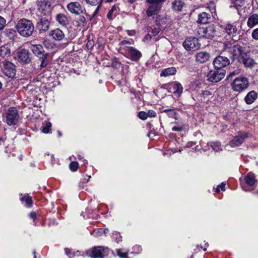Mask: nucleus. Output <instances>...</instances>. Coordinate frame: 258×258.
<instances>
[{"mask_svg":"<svg viewBox=\"0 0 258 258\" xmlns=\"http://www.w3.org/2000/svg\"><path fill=\"white\" fill-rule=\"evenodd\" d=\"M20 36L28 38L31 36L35 30L34 25L31 20L25 18L19 20L15 26Z\"/></svg>","mask_w":258,"mask_h":258,"instance_id":"1","label":"nucleus"},{"mask_svg":"<svg viewBox=\"0 0 258 258\" xmlns=\"http://www.w3.org/2000/svg\"><path fill=\"white\" fill-rule=\"evenodd\" d=\"M112 253L113 251L105 246H92L86 251V255L91 258H105Z\"/></svg>","mask_w":258,"mask_h":258,"instance_id":"2","label":"nucleus"},{"mask_svg":"<svg viewBox=\"0 0 258 258\" xmlns=\"http://www.w3.org/2000/svg\"><path fill=\"white\" fill-rule=\"evenodd\" d=\"M14 59L21 65L30 63L32 60V55L30 51L26 48L19 47L13 53Z\"/></svg>","mask_w":258,"mask_h":258,"instance_id":"3","label":"nucleus"},{"mask_svg":"<svg viewBox=\"0 0 258 258\" xmlns=\"http://www.w3.org/2000/svg\"><path fill=\"white\" fill-rule=\"evenodd\" d=\"M230 86L233 91L240 93L244 92L249 86L248 79L244 76L235 78L231 83Z\"/></svg>","mask_w":258,"mask_h":258,"instance_id":"4","label":"nucleus"},{"mask_svg":"<svg viewBox=\"0 0 258 258\" xmlns=\"http://www.w3.org/2000/svg\"><path fill=\"white\" fill-rule=\"evenodd\" d=\"M119 52L134 61H138L142 56L141 51L133 46L119 47Z\"/></svg>","mask_w":258,"mask_h":258,"instance_id":"5","label":"nucleus"},{"mask_svg":"<svg viewBox=\"0 0 258 258\" xmlns=\"http://www.w3.org/2000/svg\"><path fill=\"white\" fill-rule=\"evenodd\" d=\"M166 0H146L145 3L149 5L146 11V15L150 17L157 15L161 11Z\"/></svg>","mask_w":258,"mask_h":258,"instance_id":"6","label":"nucleus"},{"mask_svg":"<svg viewBox=\"0 0 258 258\" xmlns=\"http://www.w3.org/2000/svg\"><path fill=\"white\" fill-rule=\"evenodd\" d=\"M246 52L244 43L240 40L237 41L230 47L231 58L232 61L239 60V58Z\"/></svg>","mask_w":258,"mask_h":258,"instance_id":"7","label":"nucleus"},{"mask_svg":"<svg viewBox=\"0 0 258 258\" xmlns=\"http://www.w3.org/2000/svg\"><path fill=\"white\" fill-rule=\"evenodd\" d=\"M219 27L222 30L224 34L228 36L230 39H233L238 33V29L236 22H227L220 25Z\"/></svg>","mask_w":258,"mask_h":258,"instance_id":"8","label":"nucleus"},{"mask_svg":"<svg viewBox=\"0 0 258 258\" xmlns=\"http://www.w3.org/2000/svg\"><path fill=\"white\" fill-rule=\"evenodd\" d=\"M51 16H39L36 24V29L39 34L45 33L49 29Z\"/></svg>","mask_w":258,"mask_h":258,"instance_id":"9","label":"nucleus"},{"mask_svg":"<svg viewBox=\"0 0 258 258\" xmlns=\"http://www.w3.org/2000/svg\"><path fill=\"white\" fill-rule=\"evenodd\" d=\"M37 6L40 16H51L52 7L50 0H37Z\"/></svg>","mask_w":258,"mask_h":258,"instance_id":"10","label":"nucleus"},{"mask_svg":"<svg viewBox=\"0 0 258 258\" xmlns=\"http://www.w3.org/2000/svg\"><path fill=\"white\" fill-rule=\"evenodd\" d=\"M20 116L15 107H10L6 113V123L9 126L15 125L19 122Z\"/></svg>","mask_w":258,"mask_h":258,"instance_id":"11","label":"nucleus"},{"mask_svg":"<svg viewBox=\"0 0 258 258\" xmlns=\"http://www.w3.org/2000/svg\"><path fill=\"white\" fill-rule=\"evenodd\" d=\"M216 33V27L212 24L207 27H199L197 29V34L201 38L212 39Z\"/></svg>","mask_w":258,"mask_h":258,"instance_id":"12","label":"nucleus"},{"mask_svg":"<svg viewBox=\"0 0 258 258\" xmlns=\"http://www.w3.org/2000/svg\"><path fill=\"white\" fill-rule=\"evenodd\" d=\"M182 46L186 50L194 51L200 48L201 43L198 38L190 36L186 38L182 43Z\"/></svg>","mask_w":258,"mask_h":258,"instance_id":"13","label":"nucleus"},{"mask_svg":"<svg viewBox=\"0 0 258 258\" xmlns=\"http://www.w3.org/2000/svg\"><path fill=\"white\" fill-rule=\"evenodd\" d=\"M18 33L16 29L7 28L1 31L0 39H2L4 41L14 42L18 37Z\"/></svg>","mask_w":258,"mask_h":258,"instance_id":"14","label":"nucleus"},{"mask_svg":"<svg viewBox=\"0 0 258 258\" xmlns=\"http://www.w3.org/2000/svg\"><path fill=\"white\" fill-rule=\"evenodd\" d=\"M214 70H211L208 74V80L212 82L217 83L221 81L225 76V69H219L214 67Z\"/></svg>","mask_w":258,"mask_h":258,"instance_id":"15","label":"nucleus"},{"mask_svg":"<svg viewBox=\"0 0 258 258\" xmlns=\"http://www.w3.org/2000/svg\"><path fill=\"white\" fill-rule=\"evenodd\" d=\"M3 61V73L8 77L13 78L16 74V67L15 64L10 61Z\"/></svg>","mask_w":258,"mask_h":258,"instance_id":"16","label":"nucleus"},{"mask_svg":"<svg viewBox=\"0 0 258 258\" xmlns=\"http://www.w3.org/2000/svg\"><path fill=\"white\" fill-rule=\"evenodd\" d=\"M249 133L247 132L239 131L238 132V135L235 136L233 139L230 141V146L232 148L239 146L244 142L246 139L249 137Z\"/></svg>","mask_w":258,"mask_h":258,"instance_id":"17","label":"nucleus"},{"mask_svg":"<svg viewBox=\"0 0 258 258\" xmlns=\"http://www.w3.org/2000/svg\"><path fill=\"white\" fill-rule=\"evenodd\" d=\"M213 64L214 67L219 69H224L230 64V59L226 56L219 55L214 59Z\"/></svg>","mask_w":258,"mask_h":258,"instance_id":"18","label":"nucleus"},{"mask_svg":"<svg viewBox=\"0 0 258 258\" xmlns=\"http://www.w3.org/2000/svg\"><path fill=\"white\" fill-rule=\"evenodd\" d=\"M67 8L71 13L77 15L82 14L83 12L82 6L78 2L69 3L67 6Z\"/></svg>","mask_w":258,"mask_h":258,"instance_id":"19","label":"nucleus"},{"mask_svg":"<svg viewBox=\"0 0 258 258\" xmlns=\"http://www.w3.org/2000/svg\"><path fill=\"white\" fill-rule=\"evenodd\" d=\"M167 88L170 89V92H172L175 95L180 96L183 92L182 85L177 81L172 82L166 85Z\"/></svg>","mask_w":258,"mask_h":258,"instance_id":"20","label":"nucleus"},{"mask_svg":"<svg viewBox=\"0 0 258 258\" xmlns=\"http://www.w3.org/2000/svg\"><path fill=\"white\" fill-rule=\"evenodd\" d=\"M69 17L66 13H59L55 16V21L62 27L67 28L69 25Z\"/></svg>","mask_w":258,"mask_h":258,"instance_id":"21","label":"nucleus"},{"mask_svg":"<svg viewBox=\"0 0 258 258\" xmlns=\"http://www.w3.org/2000/svg\"><path fill=\"white\" fill-rule=\"evenodd\" d=\"M237 61L242 62L246 68L252 67L254 64V60L253 58L250 57L248 51H246L244 53V54L239 58V59Z\"/></svg>","mask_w":258,"mask_h":258,"instance_id":"22","label":"nucleus"},{"mask_svg":"<svg viewBox=\"0 0 258 258\" xmlns=\"http://www.w3.org/2000/svg\"><path fill=\"white\" fill-rule=\"evenodd\" d=\"M39 60L40 61V67L41 68H45L52 59V55L50 53L45 52L41 55L37 57Z\"/></svg>","mask_w":258,"mask_h":258,"instance_id":"23","label":"nucleus"},{"mask_svg":"<svg viewBox=\"0 0 258 258\" xmlns=\"http://www.w3.org/2000/svg\"><path fill=\"white\" fill-rule=\"evenodd\" d=\"M185 7V3L183 0H173L171 3V9L175 13L181 12Z\"/></svg>","mask_w":258,"mask_h":258,"instance_id":"24","label":"nucleus"},{"mask_svg":"<svg viewBox=\"0 0 258 258\" xmlns=\"http://www.w3.org/2000/svg\"><path fill=\"white\" fill-rule=\"evenodd\" d=\"M212 20L211 14L203 12L198 14L197 22L200 24H206Z\"/></svg>","mask_w":258,"mask_h":258,"instance_id":"25","label":"nucleus"},{"mask_svg":"<svg viewBox=\"0 0 258 258\" xmlns=\"http://www.w3.org/2000/svg\"><path fill=\"white\" fill-rule=\"evenodd\" d=\"M258 93L254 90L248 92L244 98V101L247 105L252 104L257 98Z\"/></svg>","mask_w":258,"mask_h":258,"instance_id":"26","label":"nucleus"},{"mask_svg":"<svg viewBox=\"0 0 258 258\" xmlns=\"http://www.w3.org/2000/svg\"><path fill=\"white\" fill-rule=\"evenodd\" d=\"M245 182L249 186L254 185L257 182L255 174L252 172H248L244 177Z\"/></svg>","mask_w":258,"mask_h":258,"instance_id":"27","label":"nucleus"},{"mask_svg":"<svg viewBox=\"0 0 258 258\" xmlns=\"http://www.w3.org/2000/svg\"><path fill=\"white\" fill-rule=\"evenodd\" d=\"M30 48L32 53L37 57L46 52L43 46L41 44H31Z\"/></svg>","mask_w":258,"mask_h":258,"instance_id":"28","label":"nucleus"},{"mask_svg":"<svg viewBox=\"0 0 258 258\" xmlns=\"http://www.w3.org/2000/svg\"><path fill=\"white\" fill-rule=\"evenodd\" d=\"M195 57L196 60L197 62L200 63H204L209 59L210 55L207 52L200 51L196 54Z\"/></svg>","mask_w":258,"mask_h":258,"instance_id":"29","label":"nucleus"},{"mask_svg":"<svg viewBox=\"0 0 258 258\" xmlns=\"http://www.w3.org/2000/svg\"><path fill=\"white\" fill-rule=\"evenodd\" d=\"M11 53V49L8 45L5 44L0 46V61L3 59H6L9 57Z\"/></svg>","mask_w":258,"mask_h":258,"instance_id":"30","label":"nucleus"},{"mask_svg":"<svg viewBox=\"0 0 258 258\" xmlns=\"http://www.w3.org/2000/svg\"><path fill=\"white\" fill-rule=\"evenodd\" d=\"M50 35L55 40L60 41L64 37L63 32L59 28H55L50 31Z\"/></svg>","mask_w":258,"mask_h":258,"instance_id":"31","label":"nucleus"},{"mask_svg":"<svg viewBox=\"0 0 258 258\" xmlns=\"http://www.w3.org/2000/svg\"><path fill=\"white\" fill-rule=\"evenodd\" d=\"M258 24V14H252L249 16L247 21V26L252 28Z\"/></svg>","mask_w":258,"mask_h":258,"instance_id":"32","label":"nucleus"},{"mask_svg":"<svg viewBox=\"0 0 258 258\" xmlns=\"http://www.w3.org/2000/svg\"><path fill=\"white\" fill-rule=\"evenodd\" d=\"M86 2L87 4L92 6H97L93 14V16H95L98 13L99 10L101 7L103 0H86Z\"/></svg>","mask_w":258,"mask_h":258,"instance_id":"33","label":"nucleus"},{"mask_svg":"<svg viewBox=\"0 0 258 258\" xmlns=\"http://www.w3.org/2000/svg\"><path fill=\"white\" fill-rule=\"evenodd\" d=\"M109 230L107 228L103 229L102 228H99L94 229L91 232V234L94 237L98 238L103 235L106 236Z\"/></svg>","mask_w":258,"mask_h":258,"instance_id":"34","label":"nucleus"},{"mask_svg":"<svg viewBox=\"0 0 258 258\" xmlns=\"http://www.w3.org/2000/svg\"><path fill=\"white\" fill-rule=\"evenodd\" d=\"M162 112L166 113L169 118H174L175 120L178 119V113L176 111L175 108L173 107L169 109H164L162 111Z\"/></svg>","mask_w":258,"mask_h":258,"instance_id":"35","label":"nucleus"},{"mask_svg":"<svg viewBox=\"0 0 258 258\" xmlns=\"http://www.w3.org/2000/svg\"><path fill=\"white\" fill-rule=\"evenodd\" d=\"M177 72L176 68L171 67L166 69H164L160 73L161 77H166L171 75H175Z\"/></svg>","mask_w":258,"mask_h":258,"instance_id":"36","label":"nucleus"},{"mask_svg":"<svg viewBox=\"0 0 258 258\" xmlns=\"http://www.w3.org/2000/svg\"><path fill=\"white\" fill-rule=\"evenodd\" d=\"M20 200L23 203L24 202L26 206L28 208H31L33 204L32 197L26 194L20 198Z\"/></svg>","mask_w":258,"mask_h":258,"instance_id":"37","label":"nucleus"},{"mask_svg":"<svg viewBox=\"0 0 258 258\" xmlns=\"http://www.w3.org/2000/svg\"><path fill=\"white\" fill-rule=\"evenodd\" d=\"M117 6L116 4H114L111 8L110 10H109L107 14V18L109 20H112L118 14L117 9Z\"/></svg>","mask_w":258,"mask_h":258,"instance_id":"38","label":"nucleus"},{"mask_svg":"<svg viewBox=\"0 0 258 258\" xmlns=\"http://www.w3.org/2000/svg\"><path fill=\"white\" fill-rule=\"evenodd\" d=\"M171 124H174L172 127V131L174 132H181L184 128V125L182 122H172Z\"/></svg>","mask_w":258,"mask_h":258,"instance_id":"39","label":"nucleus"},{"mask_svg":"<svg viewBox=\"0 0 258 258\" xmlns=\"http://www.w3.org/2000/svg\"><path fill=\"white\" fill-rule=\"evenodd\" d=\"M122 65L121 62L119 61V59L115 56L111 59V66L115 69H119Z\"/></svg>","mask_w":258,"mask_h":258,"instance_id":"40","label":"nucleus"},{"mask_svg":"<svg viewBox=\"0 0 258 258\" xmlns=\"http://www.w3.org/2000/svg\"><path fill=\"white\" fill-rule=\"evenodd\" d=\"M231 3L233 7L235 8L237 10L241 8L245 4V0H230Z\"/></svg>","mask_w":258,"mask_h":258,"instance_id":"41","label":"nucleus"},{"mask_svg":"<svg viewBox=\"0 0 258 258\" xmlns=\"http://www.w3.org/2000/svg\"><path fill=\"white\" fill-rule=\"evenodd\" d=\"M79 165L77 161H72L69 164V168L71 171L76 172L78 170Z\"/></svg>","mask_w":258,"mask_h":258,"instance_id":"42","label":"nucleus"},{"mask_svg":"<svg viewBox=\"0 0 258 258\" xmlns=\"http://www.w3.org/2000/svg\"><path fill=\"white\" fill-rule=\"evenodd\" d=\"M210 146L215 151H218L221 148V143L220 142H212L210 143Z\"/></svg>","mask_w":258,"mask_h":258,"instance_id":"43","label":"nucleus"},{"mask_svg":"<svg viewBox=\"0 0 258 258\" xmlns=\"http://www.w3.org/2000/svg\"><path fill=\"white\" fill-rule=\"evenodd\" d=\"M52 124L50 122L47 121L46 122L45 125L43 126L42 132L44 134H48L50 132Z\"/></svg>","mask_w":258,"mask_h":258,"instance_id":"44","label":"nucleus"},{"mask_svg":"<svg viewBox=\"0 0 258 258\" xmlns=\"http://www.w3.org/2000/svg\"><path fill=\"white\" fill-rule=\"evenodd\" d=\"M117 254L120 258H127L128 257V253L123 252L121 249H117Z\"/></svg>","mask_w":258,"mask_h":258,"instance_id":"45","label":"nucleus"},{"mask_svg":"<svg viewBox=\"0 0 258 258\" xmlns=\"http://www.w3.org/2000/svg\"><path fill=\"white\" fill-rule=\"evenodd\" d=\"M138 117L143 120H145L147 119L148 116L147 114V112L144 111H141L139 112L138 114Z\"/></svg>","mask_w":258,"mask_h":258,"instance_id":"46","label":"nucleus"},{"mask_svg":"<svg viewBox=\"0 0 258 258\" xmlns=\"http://www.w3.org/2000/svg\"><path fill=\"white\" fill-rule=\"evenodd\" d=\"M211 93L210 91L208 90H204L200 94V96L202 98H203L205 100L209 96L211 95Z\"/></svg>","mask_w":258,"mask_h":258,"instance_id":"47","label":"nucleus"},{"mask_svg":"<svg viewBox=\"0 0 258 258\" xmlns=\"http://www.w3.org/2000/svg\"><path fill=\"white\" fill-rule=\"evenodd\" d=\"M78 21L80 22V25H82L83 26H85L87 24V20L83 16H80L79 17Z\"/></svg>","mask_w":258,"mask_h":258,"instance_id":"48","label":"nucleus"},{"mask_svg":"<svg viewBox=\"0 0 258 258\" xmlns=\"http://www.w3.org/2000/svg\"><path fill=\"white\" fill-rule=\"evenodd\" d=\"M6 25V20L3 17L0 16V31L4 29Z\"/></svg>","mask_w":258,"mask_h":258,"instance_id":"49","label":"nucleus"},{"mask_svg":"<svg viewBox=\"0 0 258 258\" xmlns=\"http://www.w3.org/2000/svg\"><path fill=\"white\" fill-rule=\"evenodd\" d=\"M251 37L253 39L258 40V28L252 31L251 33Z\"/></svg>","mask_w":258,"mask_h":258,"instance_id":"50","label":"nucleus"},{"mask_svg":"<svg viewBox=\"0 0 258 258\" xmlns=\"http://www.w3.org/2000/svg\"><path fill=\"white\" fill-rule=\"evenodd\" d=\"M147 116L150 117H155L157 115V113L154 110H149L147 112Z\"/></svg>","mask_w":258,"mask_h":258,"instance_id":"51","label":"nucleus"},{"mask_svg":"<svg viewBox=\"0 0 258 258\" xmlns=\"http://www.w3.org/2000/svg\"><path fill=\"white\" fill-rule=\"evenodd\" d=\"M29 217L34 222L37 218V215L36 212L32 211L30 212L29 214Z\"/></svg>","mask_w":258,"mask_h":258,"instance_id":"52","label":"nucleus"},{"mask_svg":"<svg viewBox=\"0 0 258 258\" xmlns=\"http://www.w3.org/2000/svg\"><path fill=\"white\" fill-rule=\"evenodd\" d=\"M150 29H151V32L154 36H157L160 32L159 29L156 27H154L153 29L150 28ZM149 31L150 32V30Z\"/></svg>","mask_w":258,"mask_h":258,"instance_id":"53","label":"nucleus"},{"mask_svg":"<svg viewBox=\"0 0 258 258\" xmlns=\"http://www.w3.org/2000/svg\"><path fill=\"white\" fill-rule=\"evenodd\" d=\"M113 236L115 238V240L117 243H119L122 241V237L119 233H116L114 234Z\"/></svg>","mask_w":258,"mask_h":258,"instance_id":"54","label":"nucleus"},{"mask_svg":"<svg viewBox=\"0 0 258 258\" xmlns=\"http://www.w3.org/2000/svg\"><path fill=\"white\" fill-rule=\"evenodd\" d=\"M65 253L67 255H68L69 257H71L74 256V254L72 253L71 249L68 248H65L64 249Z\"/></svg>","mask_w":258,"mask_h":258,"instance_id":"55","label":"nucleus"},{"mask_svg":"<svg viewBox=\"0 0 258 258\" xmlns=\"http://www.w3.org/2000/svg\"><path fill=\"white\" fill-rule=\"evenodd\" d=\"M94 43L93 41L88 40L86 44V47L88 49H92L94 46Z\"/></svg>","mask_w":258,"mask_h":258,"instance_id":"56","label":"nucleus"},{"mask_svg":"<svg viewBox=\"0 0 258 258\" xmlns=\"http://www.w3.org/2000/svg\"><path fill=\"white\" fill-rule=\"evenodd\" d=\"M131 44L132 43L130 41L123 40L119 43V45L120 46V47H124V46H126L125 45L126 44Z\"/></svg>","mask_w":258,"mask_h":258,"instance_id":"57","label":"nucleus"},{"mask_svg":"<svg viewBox=\"0 0 258 258\" xmlns=\"http://www.w3.org/2000/svg\"><path fill=\"white\" fill-rule=\"evenodd\" d=\"M151 39H152V35L148 33L144 36V37L143 38V41H151Z\"/></svg>","mask_w":258,"mask_h":258,"instance_id":"58","label":"nucleus"},{"mask_svg":"<svg viewBox=\"0 0 258 258\" xmlns=\"http://www.w3.org/2000/svg\"><path fill=\"white\" fill-rule=\"evenodd\" d=\"M126 33L128 36H133L136 34V31L135 30H127Z\"/></svg>","mask_w":258,"mask_h":258,"instance_id":"59","label":"nucleus"},{"mask_svg":"<svg viewBox=\"0 0 258 258\" xmlns=\"http://www.w3.org/2000/svg\"><path fill=\"white\" fill-rule=\"evenodd\" d=\"M91 178V176L90 175H88L87 176V178H84L82 181H80V182L79 183V186H81V184H84V183H86L87 182H88L90 179V178Z\"/></svg>","mask_w":258,"mask_h":258,"instance_id":"60","label":"nucleus"},{"mask_svg":"<svg viewBox=\"0 0 258 258\" xmlns=\"http://www.w3.org/2000/svg\"><path fill=\"white\" fill-rule=\"evenodd\" d=\"M196 144H197V142H194V141L188 142L186 145V147L190 148V147H192L193 146L196 145Z\"/></svg>","mask_w":258,"mask_h":258,"instance_id":"61","label":"nucleus"},{"mask_svg":"<svg viewBox=\"0 0 258 258\" xmlns=\"http://www.w3.org/2000/svg\"><path fill=\"white\" fill-rule=\"evenodd\" d=\"M225 185L226 184L223 182L220 184L218 185V187H220V189H221L222 190L224 191L226 190Z\"/></svg>","mask_w":258,"mask_h":258,"instance_id":"62","label":"nucleus"},{"mask_svg":"<svg viewBox=\"0 0 258 258\" xmlns=\"http://www.w3.org/2000/svg\"><path fill=\"white\" fill-rule=\"evenodd\" d=\"M236 75V73L235 71L230 73V74L227 76V78L229 79Z\"/></svg>","mask_w":258,"mask_h":258,"instance_id":"63","label":"nucleus"},{"mask_svg":"<svg viewBox=\"0 0 258 258\" xmlns=\"http://www.w3.org/2000/svg\"><path fill=\"white\" fill-rule=\"evenodd\" d=\"M82 163H83V166H86L87 164H88V161L85 159H83L82 160Z\"/></svg>","mask_w":258,"mask_h":258,"instance_id":"64","label":"nucleus"}]
</instances>
